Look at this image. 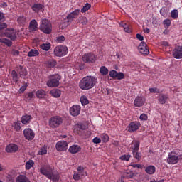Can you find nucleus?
<instances>
[{
    "mask_svg": "<svg viewBox=\"0 0 182 182\" xmlns=\"http://www.w3.org/2000/svg\"><path fill=\"white\" fill-rule=\"evenodd\" d=\"M97 83V77L87 75L80 80L79 87L81 88L82 90H90V89H93L94 86H96Z\"/></svg>",
    "mask_w": 182,
    "mask_h": 182,
    "instance_id": "f257e3e1",
    "label": "nucleus"
},
{
    "mask_svg": "<svg viewBox=\"0 0 182 182\" xmlns=\"http://www.w3.org/2000/svg\"><path fill=\"white\" fill-rule=\"evenodd\" d=\"M40 30L46 35L52 33V23L46 18L43 19L40 25Z\"/></svg>",
    "mask_w": 182,
    "mask_h": 182,
    "instance_id": "f03ea898",
    "label": "nucleus"
},
{
    "mask_svg": "<svg viewBox=\"0 0 182 182\" xmlns=\"http://www.w3.org/2000/svg\"><path fill=\"white\" fill-rule=\"evenodd\" d=\"M60 79H62V77L59 74L50 75L47 82V86L48 87H58L60 83Z\"/></svg>",
    "mask_w": 182,
    "mask_h": 182,
    "instance_id": "7ed1b4c3",
    "label": "nucleus"
},
{
    "mask_svg": "<svg viewBox=\"0 0 182 182\" xmlns=\"http://www.w3.org/2000/svg\"><path fill=\"white\" fill-rule=\"evenodd\" d=\"M69 52V50L68 49V47L66 46H57L53 50V53L55 56H57L58 58H62L63 56H66Z\"/></svg>",
    "mask_w": 182,
    "mask_h": 182,
    "instance_id": "20e7f679",
    "label": "nucleus"
},
{
    "mask_svg": "<svg viewBox=\"0 0 182 182\" xmlns=\"http://www.w3.org/2000/svg\"><path fill=\"white\" fill-rule=\"evenodd\" d=\"M63 123V118L60 116L52 117L49 120V126L51 129H58Z\"/></svg>",
    "mask_w": 182,
    "mask_h": 182,
    "instance_id": "39448f33",
    "label": "nucleus"
},
{
    "mask_svg": "<svg viewBox=\"0 0 182 182\" xmlns=\"http://www.w3.org/2000/svg\"><path fill=\"white\" fill-rule=\"evenodd\" d=\"M80 14V9H75V11L69 14L66 16V18L63 20L65 26H68V25H70V23L73 22V19H75V18H76V16H77Z\"/></svg>",
    "mask_w": 182,
    "mask_h": 182,
    "instance_id": "423d86ee",
    "label": "nucleus"
},
{
    "mask_svg": "<svg viewBox=\"0 0 182 182\" xmlns=\"http://www.w3.org/2000/svg\"><path fill=\"white\" fill-rule=\"evenodd\" d=\"M96 59V55L92 53H86L82 56V60L85 63H95Z\"/></svg>",
    "mask_w": 182,
    "mask_h": 182,
    "instance_id": "0eeeda50",
    "label": "nucleus"
},
{
    "mask_svg": "<svg viewBox=\"0 0 182 182\" xmlns=\"http://www.w3.org/2000/svg\"><path fill=\"white\" fill-rule=\"evenodd\" d=\"M109 77L114 80H122V79H124V74L123 73L117 72L114 70L109 71Z\"/></svg>",
    "mask_w": 182,
    "mask_h": 182,
    "instance_id": "6e6552de",
    "label": "nucleus"
},
{
    "mask_svg": "<svg viewBox=\"0 0 182 182\" xmlns=\"http://www.w3.org/2000/svg\"><path fill=\"white\" fill-rule=\"evenodd\" d=\"M68 144L65 141H59L55 144L57 151H66L68 150Z\"/></svg>",
    "mask_w": 182,
    "mask_h": 182,
    "instance_id": "1a4fd4ad",
    "label": "nucleus"
},
{
    "mask_svg": "<svg viewBox=\"0 0 182 182\" xmlns=\"http://www.w3.org/2000/svg\"><path fill=\"white\" fill-rule=\"evenodd\" d=\"M178 156H176V153L171 152L166 159V163H168V164H177V163H178Z\"/></svg>",
    "mask_w": 182,
    "mask_h": 182,
    "instance_id": "9d476101",
    "label": "nucleus"
},
{
    "mask_svg": "<svg viewBox=\"0 0 182 182\" xmlns=\"http://www.w3.org/2000/svg\"><path fill=\"white\" fill-rule=\"evenodd\" d=\"M138 50L141 53V55H149V53H150L149 47H147V44L144 41L141 42L139 45Z\"/></svg>",
    "mask_w": 182,
    "mask_h": 182,
    "instance_id": "9b49d317",
    "label": "nucleus"
},
{
    "mask_svg": "<svg viewBox=\"0 0 182 182\" xmlns=\"http://www.w3.org/2000/svg\"><path fill=\"white\" fill-rule=\"evenodd\" d=\"M81 107L80 105H75L70 108V114L71 116L76 117L80 114Z\"/></svg>",
    "mask_w": 182,
    "mask_h": 182,
    "instance_id": "f8f14e48",
    "label": "nucleus"
},
{
    "mask_svg": "<svg viewBox=\"0 0 182 182\" xmlns=\"http://www.w3.org/2000/svg\"><path fill=\"white\" fill-rule=\"evenodd\" d=\"M24 137L26 140H33L35 139V132L30 128L25 129L23 131Z\"/></svg>",
    "mask_w": 182,
    "mask_h": 182,
    "instance_id": "ddd939ff",
    "label": "nucleus"
},
{
    "mask_svg": "<svg viewBox=\"0 0 182 182\" xmlns=\"http://www.w3.org/2000/svg\"><path fill=\"white\" fill-rule=\"evenodd\" d=\"M144 103H146V98L144 97L137 96L134 101L135 107H141L144 106Z\"/></svg>",
    "mask_w": 182,
    "mask_h": 182,
    "instance_id": "4468645a",
    "label": "nucleus"
},
{
    "mask_svg": "<svg viewBox=\"0 0 182 182\" xmlns=\"http://www.w3.org/2000/svg\"><path fill=\"white\" fill-rule=\"evenodd\" d=\"M141 124H140V122H132L129 124V133H133L134 132H136V130H139V127H140Z\"/></svg>",
    "mask_w": 182,
    "mask_h": 182,
    "instance_id": "2eb2a0df",
    "label": "nucleus"
},
{
    "mask_svg": "<svg viewBox=\"0 0 182 182\" xmlns=\"http://www.w3.org/2000/svg\"><path fill=\"white\" fill-rule=\"evenodd\" d=\"M172 53L175 59H182V46H176L173 50Z\"/></svg>",
    "mask_w": 182,
    "mask_h": 182,
    "instance_id": "dca6fc26",
    "label": "nucleus"
},
{
    "mask_svg": "<svg viewBox=\"0 0 182 182\" xmlns=\"http://www.w3.org/2000/svg\"><path fill=\"white\" fill-rule=\"evenodd\" d=\"M5 36H6V38H9L11 41H15V39H16V31L13 28H6Z\"/></svg>",
    "mask_w": 182,
    "mask_h": 182,
    "instance_id": "f3484780",
    "label": "nucleus"
},
{
    "mask_svg": "<svg viewBox=\"0 0 182 182\" xmlns=\"http://www.w3.org/2000/svg\"><path fill=\"white\" fill-rule=\"evenodd\" d=\"M157 99L160 105H166L168 102V95L161 93L159 95Z\"/></svg>",
    "mask_w": 182,
    "mask_h": 182,
    "instance_id": "a211bd4d",
    "label": "nucleus"
},
{
    "mask_svg": "<svg viewBox=\"0 0 182 182\" xmlns=\"http://www.w3.org/2000/svg\"><path fill=\"white\" fill-rule=\"evenodd\" d=\"M43 8H45V6L40 3H36L31 6L32 11H33V12H36V14H39V12H42Z\"/></svg>",
    "mask_w": 182,
    "mask_h": 182,
    "instance_id": "6ab92c4d",
    "label": "nucleus"
},
{
    "mask_svg": "<svg viewBox=\"0 0 182 182\" xmlns=\"http://www.w3.org/2000/svg\"><path fill=\"white\" fill-rule=\"evenodd\" d=\"M18 149V145L15 144H9L6 147V153H16Z\"/></svg>",
    "mask_w": 182,
    "mask_h": 182,
    "instance_id": "aec40b11",
    "label": "nucleus"
},
{
    "mask_svg": "<svg viewBox=\"0 0 182 182\" xmlns=\"http://www.w3.org/2000/svg\"><path fill=\"white\" fill-rule=\"evenodd\" d=\"M119 26L124 28V32L127 33H132V26L125 21L119 23Z\"/></svg>",
    "mask_w": 182,
    "mask_h": 182,
    "instance_id": "412c9836",
    "label": "nucleus"
},
{
    "mask_svg": "<svg viewBox=\"0 0 182 182\" xmlns=\"http://www.w3.org/2000/svg\"><path fill=\"white\" fill-rule=\"evenodd\" d=\"M32 120V116L29 114H24L21 118V122L22 124H29Z\"/></svg>",
    "mask_w": 182,
    "mask_h": 182,
    "instance_id": "4be33fe9",
    "label": "nucleus"
},
{
    "mask_svg": "<svg viewBox=\"0 0 182 182\" xmlns=\"http://www.w3.org/2000/svg\"><path fill=\"white\" fill-rule=\"evenodd\" d=\"M131 145L132 152L139 151V150L140 149V141H132Z\"/></svg>",
    "mask_w": 182,
    "mask_h": 182,
    "instance_id": "5701e85b",
    "label": "nucleus"
},
{
    "mask_svg": "<svg viewBox=\"0 0 182 182\" xmlns=\"http://www.w3.org/2000/svg\"><path fill=\"white\" fill-rule=\"evenodd\" d=\"M68 150L70 153H72V154H75L76 153H79V151L82 150V148L78 145H73L70 146Z\"/></svg>",
    "mask_w": 182,
    "mask_h": 182,
    "instance_id": "b1692460",
    "label": "nucleus"
},
{
    "mask_svg": "<svg viewBox=\"0 0 182 182\" xmlns=\"http://www.w3.org/2000/svg\"><path fill=\"white\" fill-rule=\"evenodd\" d=\"M29 29L32 32H33L38 29V21H36V20L33 19L30 21Z\"/></svg>",
    "mask_w": 182,
    "mask_h": 182,
    "instance_id": "393cba45",
    "label": "nucleus"
},
{
    "mask_svg": "<svg viewBox=\"0 0 182 182\" xmlns=\"http://www.w3.org/2000/svg\"><path fill=\"white\" fill-rule=\"evenodd\" d=\"M48 178L49 180H52V181L53 182H58L59 181V178H60L59 173H54L50 172V175H48Z\"/></svg>",
    "mask_w": 182,
    "mask_h": 182,
    "instance_id": "a878e982",
    "label": "nucleus"
},
{
    "mask_svg": "<svg viewBox=\"0 0 182 182\" xmlns=\"http://www.w3.org/2000/svg\"><path fill=\"white\" fill-rule=\"evenodd\" d=\"M56 65H58V63L55 59L48 60L46 62V66L47 68H53L55 66H56Z\"/></svg>",
    "mask_w": 182,
    "mask_h": 182,
    "instance_id": "bb28decb",
    "label": "nucleus"
},
{
    "mask_svg": "<svg viewBox=\"0 0 182 182\" xmlns=\"http://www.w3.org/2000/svg\"><path fill=\"white\" fill-rule=\"evenodd\" d=\"M145 172L147 174H153L154 173H156V166L153 165H149L145 168Z\"/></svg>",
    "mask_w": 182,
    "mask_h": 182,
    "instance_id": "cd10ccee",
    "label": "nucleus"
},
{
    "mask_svg": "<svg viewBox=\"0 0 182 182\" xmlns=\"http://www.w3.org/2000/svg\"><path fill=\"white\" fill-rule=\"evenodd\" d=\"M50 95L53 97H60V95H62V92L59 89H53L50 91Z\"/></svg>",
    "mask_w": 182,
    "mask_h": 182,
    "instance_id": "c85d7f7f",
    "label": "nucleus"
},
{
    "mask_svg": "<svg viewBox=\"0 0 182 182\" xmlns=\"http://www.w3.org/2000/svg\"><path fill=\"white\" fill-rule=\"evenodd\" d=\"M36 96L38 99H43L46 96V92L43 90H38L36 92Z\"/></svg>",
    "mask_w": 182,
    "mask_h": 182,
    "instance_id": "c756f323",
    "label": "nucleus"
},
{
    "mask_svg": "<svg viewBox=\"0 0 182 182\" xmlns=\"http://www.w3.org/2000/svg\"><path fill=\"white\" fill-rule=\"evenodd\" d=\"M33 97H35V91L28 92L27 94H26L25 100L26 102H31V100H32Z\"/></svg>",
    "mask_w": 182,
    "mask_h": 182,
    "instance_id": "7c9ffc66",
    "label": "nucleus"
},
{
    "mask_svg": "<svg viewBox=\"0 0 182 182\" xmlns=\"http://www.w3.org/2000/svg\"><path fill=\"white\" fill-rule=\"evenodd\" d=\"M47 153H48V146L44 145L39 149V151L38 152V156H44V154H46Z\"/></svg>",
    "mask_w": 182,
    "mask_h": 182,
    "instance_id": "2f4dec72",
    "label": "nucleus"
},
{
    "mask_svg": "<svg viewBox=\"0 0 182 182\" xmlns=\"http://www.w3.org/2000/svg\"><path fill=\"white\" fill-rule=\"evenodd\" d=\"M134 159H136L138 161H140L141 160V152H139V151H134L132 152Z\"/></svg>",
    "mask_w": 182,
    "mask_h": 182,
    "instance_id": "473e14b6",
    "label": "nucleus"
},
{
    "mask_svg": "<svg viewBox=\"0 0 182 182\" xmlns=\"http://www.w3.org/2000/svg\"><path fill=\"white\" fill-rule=\"evenodd\" d=\"M77 170L80 176H81L82 177H83V176H87V172L85 171V168L83 166H79L77 168Z\"/></svg>",
    "mask_w": 182,
    "mask_h": 182,
    "instance_id": "72a5a7b5",
    "label": "nucleus"
},
{
    "mask_svg": "<svg viewBox=\"0 0 182 182\" xmlns=\"http://www.w3.org/2000/svg\"><path fill=\"white\" fill-rule=\"evenodd\" d=\"M11 76L14 82H15V83H18V82L19 81V75H18V73H16L15 70H13L11 71Z\"/></svg>",
    "mask_w": 182,
    "mask_h": 182,
    "instance_id": "f704fd0d",
    "label": "nucleus"
},
{
    "mask_svg": "<svg viewBox=\"0 0 182 182\" xmlns=\"http://www.w3.org/2000/svg\"><path fill=\"white\" fill-rule=\"evenodd\" d=\"M39 55V51L38 50H33L31 49L28 53V56L29 58H33L35 56H38Z\"/></svg>",
    "mask_w": 182,
    "mask_h": 182,
    "instance_id": "c9c22d12",
    "label": "nucleus"
},
{
    "mask_svg": "<svg viewBox=\"0 0 182 182\" xmlns=\"http://www.w3.org/2000/svg\"><path fill=\"white\" fill-rule=\"evenodd\" d=\"M90 8H92V5L89 3H87L83 6V7L81 9V11H80L82 12V14H85V12H87Z\"/></svg>",
    "mask_w": 182,
    "mask_h": 182,
    "instance_id": "e433bc0d",
    "label": "nucleus"
},
{
    "mask_svg": "<svg viewBox=\"0 0 182 182\" xmlns=\"http://www.w3.org/2000/svg\"><path fill=\"white\" fill-rule=\"evenodd\" d=\"M50 43H43L40 46V49H42V50H46V52H48V50L50 49Z\"/></svg>",
    "mask_w": 182,
    "mask_h": 182,
    "instance_id": "4c0bfd02",
    "label": "nucleus"
},
{
    "mask_svg": "<svg viewBox=\"0 0 182 182\" xmlns=\"http://www.w3.org/2000/svg\"><path fill=\"white\" fill-rule=\"evenodd\" d=\"M80 102L82 106H86V105H89V100L87 99V97H86L85 95L81 96Z\"/></svg>",
    "mask_w": 182,
    "mask_h": 182,
    "instance_id": "58836bf2",
    "label": "nucleus"
},
{
    "mask_svg": "<svg viewBox=\"0 0 182 182\" xmlns=\"http://www.w3.org/2000/svg\"><path fill=\"white\" fill-rule=\"evenodd\" d=\"M35 164V162H33V160H29L26 163V170H31L32 167H33V165Z\"/></svg>",
    "mask_w": 182,
    "mask_h": 182,
    "instance_id": "ea45409f",
    "label": "nucleus"
},
{
    "mask_svg": "<svg viewBox=\"0 0 182 182\" xmlns=\"http://www.w3.org/2000/svg\"><path fill=\"white\" fill-rule=\"evenodd\" d=\"M13 127H14V130H16V132H19V130H21V122H14Z\"/></svg>",
    "mask_w": 182,
    "mask_h": 182,
    "instance_id": "a19ab883",
    "label": "nucleus"
},
{
    "mask_svg": "<svg viewBox=\"0 0 182 182\" xmlns=\"http://www.w3.org/2000/svg\"><path fill=\"white\" fill-rule=\"evenodd\" d=\"M130 158H132V155L130 154L122 155L119 157V160H122V161H129Z\"/></svg>",
    "mask_w": 182,
    "mask_h": 182,
    "instance_id": "79ce46f5",
    "label": "nucleus"
},
{
    "mask_svg": "<svg viewBox=\"0 0 182 182\" xmlns=\"http://www.w3.org/2000/svg\"><path fill=\"white\" fill-rule=\"evenodd\" d=\"M0 42L1 43H5L7 46H12V41L6 39V38H1L0 39Z\"/></svg>",
    "mask_w": 182,
    "mask_h": 182,
    "instance_id": "37998d69",
    "label": "nucleus"
},
{
    "mask_svg": "<svg viewBox=\"0 0 182 182\" xmlns=\"http://www.w3.org/2000/svg\"><path fill=\"white\" fill-rule=\"evenodd\" d=\"M17 22L20 25H25V23L26 22V18H25L24 16H20L18 18Z\"/></svg>",
    "mask_w": 182,
    "mask_h": 182,
    "instance_id": "c03bdc74",
    "label": "nucleus"
},
{
    "mask_svg": "<svg viewBox=\"0 0 182 182\" xmlns=\"http://www.w3.org/2000/svg\"><path fill=\"white\" fill-rule=\"evenodd\" d=\"M40 173L43 174V176H46L47 178H49V176L50 175V172L46 170L44 168H41L40 169Z\"/></svg>",
    "mask_w": 182,
    "mask_h": 182,
    "instance_id": "a18cd8bd",
    "label": "nucleus"
},
{
    "mask_svg": "<svg viewBox=\"0 0 182 182\" xmlns=\"http://www.w3.org/2000/svg\"><path fill=\"white\" fill-rule=\"evenodd\" d=\"M78 21L79 23H81L82 25L87 24V18L85 16H80Z\"/></svg>",
    "mask_w": 182,
    "mask_h": 182,
    "instance_id": "49530a36",
    "label": "nucleus"
},
{
    "mask_svg": "<svg viewBox=\"0 0 182 182\" xmlns=\"http://www.w3.org/2000/svg\"><path fill=\"white\" fill-rule=\"evenodd\" d=\"M101 140L103 143H107L109 141V135L107 134H101Z\"/></svg>",
    "mask_w": 182,
    "mask_h": 182,
    "instance_id": "de8ad7c7",
    "label": "nucleus"
},
{
    "mask_svg": "<svg viewBox=\"0 0 182 182\" xmlns=\"http://www.w3.org/2000/svg\"><path fill=\"white\" fill-rule=\"evenodd\" d=\"M171 16L173 19H176V18H178V10H172L171 12Z\"/></svg>",
    "mask_w": 182,
    "mask_h": 182,
    "instance_id": "09e8293b",
    "label": "nucleus"
},
{
    "mask_svg": "<svg viewBox=\"0 0 182 182\" xmlns=\"http://www.w3.org/2000/svg\"><path fill=\"white\" fill-rule=\"evenodd\" d=\"M73 179L75 180V181H79L80 178H82V176L78 173L75 172L73 174Z\"/></svg>",
    "mask_w": 182,
    "mask_h": 182,
    "instance_id": "8fccbe9b",
    "label": "nucleus"
},
{
    "mask_svg": "<svg viewBox=\"0 0 182 182\" xmlns=\"http://www.w3.org/2000/svg\"><path fill=\"white\" fill-rule=\"evenodd\" d=\"M134 176V173H133V171H129V172H127L125 173V177L126 178H133V177Z\"/></svg>",
    "mask_w": 182,
    "mask_h": 182,
    "instance_id": "3c124183",
    "label": "nucleus"
},
{
    "mask_svg": "<svg viewBox=\"0 0 182 182\" xmlns=\"http://www.w3.org/2000/svg\"><path fill=\"white\" fill-rule=\"evenodd\" d=\"M65 36H58L56 38V41L58 43H62V42H65Z\"/></svg>",
    "mask_w": 182,
    "mask_h": 182,
    "instance_id": "603ef678",
    "label": "nucleus"
},
{
    "mask_svg": "<svg viewBox=\"0 0 182 182\" xmlns=\"http://www.w3.org/2000/svg\"><path fill=\"white\" fill-rule=\"evenodd\" d=\"M164 25L166 26V28H170V25H171V21H170V19L164 20Z\"/></svg>",
    "mask_w": 182,
    "mask_h": 182,
    "instance_id": "864d4df0",
    "label": "nucleus"
},
{
    "mask_svg": "<svg viewBox=\"0 0 182 182\" xmlns=\"http://www.w3.org/2000/svg\"><path fill=\"white\" fill-rule=\"evenodd\" d=\"M150 93H160V89L157 87L149 88Z\"/></svg>",
    "mask_w": 182,
    "mask_h": 182,
    "instance_id": "5fc2aeb1",
    "label": "nucleus"
},
{
    "mask_svg": "<svg viewBox=\"0 0 182 182\" xmlns=\"http://www.w3.org/2000/svg\"><path fill=\"white\" fill-rule=\"evenodd\" d=\"M28 88V84H24L21 86V87L19 89V93H23Z\"/></svg>",
    "mask_w": 182,
    "mask_h": 182,
    "instance_id": "6e6d98bb",
    "label": "nucleus"
},
{
    "mask_svg": "<svg viewBox=\"0 0 182 182\" xmlns=\"http://www.w3.org/2000/svg\"><path fill=\"white\" fill-rule=\"evenodd\" d=\"M92 143L95 144H99V143H102V139L96 136L92 139Z\"/></svg>",
    "mask_w": 182,
    "mask_h": 182,
    "instance_id": "4d7b16f0",
    "label": "nucleus"
},
{
    "mask_svg": "<svg viewBox=\"0 0 182 182\" xmlns=\"http://www.w3.org/2000/svg\"><path fill=\"white\" fill-rule=\"evenodd\" d=\"M140 120H147L149 119V117H147V114H141L139 117Z\"/></svg>",
    "mask_w": 182,
    "mask_h": 182,
    "instance_id": "13d9d810",
    "label": "nucleus"
},
{
    "mask_svg": "<svg viewBox=\"0 0 182 182\" xmlns=\"http://www.w3.org/2000/svg\"><path fill=\"white\" fill-rule=\"evenodd\" d=\"M131 167H134V168H143V165L141 164H132Z\"/></svg>",
    "mask_w": 182,
    "mask_h": 182,
    "instance_id": "bf43d9fd",
    "label": "nucleus"
},
{
    "mask_svg": "<svg viewBox=\"0 0 182 182\" xmlns=\"http://www.w3.org/2000/svg\"><path fill=\"white\" fill-rule=\"evenodd\" d=\"M100 73L102 75H107L109 73V69H100Z\"/></svg>",
    "mask_w": 182,
    "mask_h": 182,
    "instance_id": "052dcab7",
    "label": "nucleus"
},
{
    "mask_svg": "<svg viewBox=\"0 0 182 182\" xmlns=\"http://www.w3.org/2000/svg\"><path fill=\"white\" fill-rule=\"evenodd\" d=\"M160 14H161V16H167V12H166L165 9H161L160 10Z\"/></svg>",
    "mask_w": 182,
    "mask_h": 182,
    "instance_id": "680f3d73",
    "label": "nucleus"
},
{
    "mask_svg": "<svg viewBox=\"0 0 182 182\" xmlns=\"http://www.w3.org/2000/svg\"><path fill=\"white\" fill-rule=\"evenodd\" d=\"M136 38L139 41H144V37L141 34H139V33L136 34Z\"/></svg>",
    "mask_w": 182,
    "mask_h": 182,
    "instance_id": "e2e57ef3",
    "label": "nucleus"
},
{
    "mask_svg": "<svg viewBox=\"0 0 182 182\" xmlns=\"http://www.w3.org/2000/svg\"><path fill=\"white\" fill-rule=\"evenodd\" d=\"M7 26L8 25H6V23H0V31H2V29H5V28H6Z\"/></svg>",
    "mask_w": 182,
    "mask_h": 182,
    "instance_id": "0e129e2a",
    "label": "nucleus"
},
{
    "mask_svg": "<svg viewBox=\"0 0 182 182\" xmlns=\"http://www.w3.org/2000/svg\"><path fill=\"white\" fill-rule=\"evenodd\" d=\"M129 67L133 68H139V66H137V63L136 62H132L130 65Z\"/></svg>",
    "mask_w": 182,
    "mask_h": 182,
    "instance_id": "69168bd1",
    "label": "nucleus"
},
{
    "mask_svg": "<svg viewBox=\"0 0 182 182\" xmlns=\"http://www.w3.org/2000/svg\"><path fill=\"white\" fill-rule=\"evenodd\" d=\"M8 6V4H6V2H3L0 4V8H4L5 9V8H6Z\"/></svg>",
    "mask_w": 182,
    "mask_h": 182,
    "instance_id": "338daca9",
    "label": "nucleus"
},
{
    "mask_svg": "<svg viewBox=\"0 0 182 182\" xmlns=\"http://www.w3.org/2000/svg\"><path fill=\"white\" fill-rule=\"evenodd\" d=\"M150 182H164V179L156 181V179L153 178L150 181Z\"/></svg>",
    "mask_w": 182,
    "mask_h": 182,
    "instance_id": "774afa93",
    "label": "nucleus"
}]
</instances>
